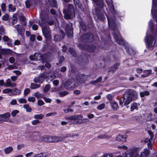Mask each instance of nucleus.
<instances>
[{
  "label": "nucleus",
  "instance_id": "obj_33",
  "mask_svg": "<svg viewBox=\"0 0 157 157\" xmlns=\"http://www.w3.org/2000/svg\"><path fill=\"white\" fill-rule=\"evenodd\" d=\"M98 7L100 8H102L104 6L103 0H93Z\"/></svg>",
  "mask_w": 157,
  "mask_h": 157
},
{
  "label": "nucleus",
  "instance_id": "obj_24",
  "mask_svg": "<svg viewBox=\"0 0 157 157\" xmlns=\"http://www.w3.org/2000/svg\"><path fill=\"white\" fill-rule=\"evenodd\" d=\"M61 33L62 34V35H59L57 34L55 35L54 36V40L55 41H60L64 38L65 35L64 32L62 30H61Z\"/></svg>",
  "mask_w": 157,
  "mask_h": 157
},
{
  "label": "nucleus",
  "instance_id": "obj_62",
  "mask_svg": "<svg viewBox=\"0 0 157 157\" xmlns=\"http://www.w3.org/2000/svg\"><path fill=\"white\" fill-rule=\"evenodd\" d=\"M19 112V111L17 110L13 111L11 112V114L13 117H15L16 114Z\"/></svg>",
  "mask_w": 157,
  "mask_h": 157
},
{
  "label": "nucleus",
  "instance_id": "obj_21",
  "mask_svg": "<svg viewBox=\"0 0 157 157\" xmlns=\"http://www.w3.org/2000/svg\"><path fill=\"white\" fill-rule=\"evenodd\" d=\"M16 86L15 83H12L10 79H8L4 84V86L6 87H14Z\"/></svg>",
  "mask_w": 157,
  "mask_h": 157
},
{
  "label": "nucleus",
  "instance_id": "obj_59",
  "mask_svg": "<svg viewBox=\"0 0 157 157\" xmlns=\"http://www.w3.org/2000/svg\"><path fill=\"white\" fill-rule=\"evenodd\" d=\"M124 101V97L123 95V97H121L119 100L120 105H122Z\"/></svg>",
  "mask_w": 157,
  "mask_h": 157
},
{
  "label": "nucleus",
  "instance_id": "obj_42",
  "mask_svg": "<svg viewBox=\"0 0 157 157\" xmlns=\"http://www.w3.org/2000/svg\"><path fill=\"white\" fill-rule=\"evenodd\" d=\"M58 61L57 63H56V64L57 65H59L60 64L62 63V62H63L64 60V58L63 56H60V57H59L58 58Z\"/></svg>",
  "mask_w": 157,
  "mask_h": 157
},
{
  "label": "nucleus",
  "instance_id": "obj_27",
  "mask_svg": "<svg viewBox=\"0 0 157 157\" xmlns=\"http://www.w3.org/2000/svg\"><path fill=\"white\" fill-rule=\"evenodd\" d=\"M126 137L125 135H117L116 140L119 141L124 142L126 141Z\"/></svg>",
  "mask_w": 157,
  "mask_h": 157
},
{
  "label": "nucleus",
  "instance_id": "obj_48",
  "mask_svg": "<svg viewBox=\"0 0 157 157\" xmlns=\"http://www.w3.org/2000/svg\"><path fill=\"white\" fill-rule=\"evenodd\" d=\"M68 93L67 91H61L59 93V95L60 97H63L67 94Z\"/></svg>",
  "mask_w": 157,
  "mask_h": 157
},
{
  "label": "nucleus",
  "instance_id": "obj_54",
  "mask_svg": "<svg viewBox=\"0 0 157 157\" xmlns=\"http://www.w3.org/2000/svg\"><path fill=\"white\" fill-rule=\"evenodd\" d=\"M18 101L20 103H26L27 102L26 100L24 98H21L18 100Z\"/></svg>",
  "mask_w": 157,
  "mask_h": 157
},
{
  "label": "nucleus",
  "instance_id": "obj_45",
  "mask_svg": "<svg viewBox=\"0 0 157 157\" xmlns=\"http://www.w3.org/2000/svg\"><path fill=\"white\" fill-rule=\"evenodd\" d=\"M150 93L148 91H145L143 92H140V95L141 97H144L145 96L148 95Z\"/></svg>",
  "mask_w": 157,
  "mask_h": 157
},
{
  "label": "nucleus",
  "instance_id": "obj_25",
  "mask_svg": "<svg viewBox=\"0 0 157 157\" xmlns=\"http://www.w3.org/2000/svg\"><path fill=\"white\" fill-rule=\"evenodd\" d=\"M140 105L139 103L134 102L131 105L130 111L131 112L133 111L134 110H137L138 106Z\"/></svg>",
  "mask_w": 157,
  "mask_h": 157
},
{
  "label": "nucleus",
  "instance_id": "obj_1",
  "mask_svg": "<svg viewBox=\"0 0 157 157\" xmlns=\"http://www.w3.org/2000/svg\"><path fill=\"white\" fill-rule=\"evenodd\" d=\"M108 21V24L109 28L111 29L114 32L113 33V38L115 42H117L118 44L122 45L125 47V49L128 51V48H127L125 45L126 44L124 41L121 38L118 30L116 31L117 29V24L116 23L115 19L114 17L113 19L106 15Z\"/></svg>",
  "mask_w": 157,
  "mask_h": 157
},
{
  "label": "nucleus",
  "instance_id": "obj_49",
  "mask_svg": "<svg viewBox=\"0 0 157 157\" xmlns=\"http://www.w3.org/2000/svg\"><path fill=\"white\" fill-rule=\"evenodd\" d=\"M0 34L2 35H5L6 34L5 30L2 26L0 27Z\"/></svg>",
  "mask_w": 157,
  "mask_h": 157
},
{
  "label": "nucleus",
  "instance_id": "obj_20",
  "mask_svg": "<svg viewBox=\"0 0 157 157\" xmlns=\"http://www.w3.org/2000/svg\"><path fill=\"white\" fill-rule=\"evenodd\" d=\"M44 79V75H41L38 77L35 78L34 79V81L36 83L41 84L43 82Z\"/></svg>",
  "mask_w": 157,
  "mask_h": 157
},
{
  "label": "nucleus",
  "instance_id": "obj_26",
  "mask_svg": "<svg viewBox=\"0 0 157 157\" xmlns=\"http://www.w3.org/2000/svg\"><path fill=\"white\" fill-rule=\"evenodd\" d=\"M110 105L112 108L114 110H117L119 108L117 103L115 101L110 102Z\"/></svg>",
  "mask_w": 157,
  "mask_h": 157
},
{
  "label": "nucleus",
  "instance_id": "obj_10",
  "mask_svg": "<svg viewBox=\"0 0 157 157\" xmlns=\"http://www.w3.org/2000/svg\"><path fill=\"white\" fill-rule=\"evenodd\" d=\"M73 29L72 28V24L70 23L66 25L65 32L68 36L70 38L72 37Z\"/></svg>",
  "mask_w": 157,
  "mask_h": 157
},
{
  "label": "nucleus",
  "instance_id": "obj_64",
  "mask_svg": "<svg viewBox=\"0 0 157 157\" xmlns=\"http://www.w3.org/2000/svg\"><path fill=\"white\" fill-rule=\"evenodd\" d=\"M34 157H48L45 154L41 153L37 154Z\"/></svg>",
  "mask_w": 157,
  "mask_h": 157
},
{
  "label": "nucleus",
  "instance_id": "obj_56",
  "mask_svg": "<svg viewBox=\"0 0 157 157\" xmlns=\"http://www.w3.org/2000/svg\"><path fill=\"white\" fill-rule=\"evenodd\" d=\"M17 68V67L15 65H9L6 68V69L8 70H12L14 69H16Z\"/></svg>",
  "mask_w": 157,
  "mask_h": 157
},
{
  "label": "nucleus",
  "instance_id": "obj_53",
  "mask_svg": "<svg viewBox=\"0 0 157 157\" xmlns=\"http://www.w3.org/2000/svg\"><path fill=\"white\" fill-rule=\"evenodd\" d=\"M80 26L81 28L84 31H86V26L84 23L82 22L80 23Z\"/></svg>",
  "mask_w": 157,
  "mask_h": 157
},
{
  "label": "nucleus",
  "instance_id": "obj_38",
  "mask_svg": "<svg viewBox=\"0 0 157 157\" xmlns=\"http://www.w3.org/2000/svg\"><path fill=\"white\" fill-rule=\"evenodd\" d=\"M13 148L11 146L5 148L4 150V152L6 154H8L10 153L13 151Z\"/></svg>",
  "mask_w": 157,
  "mask_h": 157
},
{
  "label": "nucleus",
  "instance_id": "obj_11",
  "mask_svg": "<svg viewBox=\"0 0 157 157\" xmlns=\"http://www.w3.org/2000/svg\"><path fill=\"white\" fill-rule=\"evenodd\" d=\"M128 94V96L131 98L133 100H135L137 98L138 95L137 93L134 90L132 89H129L128 91L125 92Z\"/></svg>",
  "mask_w": 157,
  "mask_h": 157
},
{
  "label": "nucleus",
  "instance_id": "obj_34",
  "mask_svg": "<svg viewBox=\"0 0 157 157\" xmlns=\"http://www.w3.org/2000/svg\"><path fill=\"white\" fill-rule=\"evenodd\" d=\"M19 19L21 24L23 26L26 25V22L25 21V18L23 15H21L19 16Z\"/></svg>",
  "mask_w": 157,
  "mask_h": 157
},
{
  "label": "nucleus",
  "instance_id": "obj_4",
  "mask_svg": "<svg viewBox=\"0 0 157 157\" xmlns=\"http://www.w3.org/2000/svg\"><path fill=\"white\" fill-rule=\"evenodd\" d=\"M81 41L84 43L92 42L94 40V37L92 34L87 33L83 34L81 38Z\"/></svg>",
  "mask_w": 157,
  "mask_h": 157
},
{
  "label": "nucleus",
  "instance_id": "obj_28",
  "mask_svg": "<svg viewBox=\"0 0 157 157\" xmlns=\"http://www.w3.org/2000/svg\"><path fill=\"white\" fill-rule=\"evenodd\" d=\"M2 39L5 42H7V44L9 46H11L12 45L11 40L10 39L8 36L3 35Z\"/></svg>",
  "mask_w": 157,
  "mask_h": 157
},
{
  "label": "nucleus",
  "instance_id": "obj_12",
  "mask_svg": "<svg viewBox=\"0 0 157 157\" xmlns=\"http://www.w3.org/2000/svg\"><path fill=\"white\" fill-rule=\"evenodd\" d=\"M148 133L150 136V138L148 139H146L145 140V143H147L148 147L150 149H152V144L151 141H152V139L154 137V134L150 130L147 131Z\"/></svg>",
  "mask_w": 157,
  "mask_h": 157
},
{
  "label": "nucleus",
  "instance_id": "obj_41",
  "mask_svg": "<svg viewBox=\"0 0 157 157\" xmlns=\"http://www.w3.org/2000/svg\"><path fill=\"white\" fill-rule=\"evenodd\" d=\"M69 52L73 57L76 56V53L75 51L73 48H70L69 49Z\"/></svg>",
  "mask_w": 157,
  "mask_h": 157
},
{
  "label": "nucleus",
  "instance_id": "obj_57",
  "mask_svg": "<svg viewBox=\"0 0 157 157\" xmlns=\"http://www.w3.org/2000/svg\"><path fill=\"white\" fill-rule=\"evenodd\" d=\"M12 92V90L10 88H6L4 89L3 92L4 94H6L9 92L11 93Z\"/></svg>",
  "mask_w": 157,
  "mask_h": 157
},
{
  "label": "nucleus",
  "instance_id": "obj_63",
  "mask_svg": "<svg viewBox=\"0 0 157 157\" xmlns=\"http://www.w3.org/2000/svg\"><path fill=\"white\" fill-rule=\"evenodd\" d=\"M40 123V121L38 120H35L32 121V124L33 125H36Z\"/></svg>",
  "mask_w": 157,
  "mask_h": 157
},
{
  "label": "nucleus",
  "instance_id": "obj_37",
  "mask_svg": "<svg viewBox=\"0 0 157 157\" xmlns=\"http://www.w3.org/2000/svg\"><path fill=\"white\" fill-rule=\"evenodd\" d=\"M48 1L50 5L53 7H57L56 0H48Z\"/></svg>",
  "mask_w": 157,
  "mask_h": 157
},
{
  "label": "nucleus",
  "instance_id": "obj_29",
  "mask_svg": "<svg viewBox=\"0 0 157 157\" xmlns=\"http://www.w3.org/2000/svg\"><path fill=\"white\" fill-rule=\"evenodd\" d=\"M153 115L152 113H150L144 114V119L147 121H149L151 120L152 116Z\"/></svg>",
  "mask_w": 157,
  "mask_h": 157
},
{
  "label": "nucleus",
  "instance_id": "obj_30",
  "mask_svg": "<svg viewBox=\"0 0 157 157\" xmlns=\"http://www.w3.org/2000/svg\"><path fill=\"white\" fill-rule=\"evenodd\" d=\"M152 71L151 70H144V74L141 75V77L145 78L149 75L151 73Z\"/></svg>",
  "mask_w": 157,
  "mask_h": 157
},
{
  "label": "nucleus",
  "instance_id": "obj_36",
  "mask_svg": "<svg viewBox=\"0 0 157 157\" xmlns=\"http://www.w3.org/2000/svg\"><path fill=\"white\" fill-rule=\"evenodd\" d=\"M8 11L9 12H14L16 9L15 6H13L12 4H10L8 5Z\"/></svg>",
  "mask_w": 157,
  "mask_h": 157
},
{
  "label": "nucleus",
  "instance_id": "obj_23",
  "mask_svg": "<svg viewBox=\"0 0 157 157\" xmlns=\"http://www.w3.org/2000/svg\"><path fill=\"white\" fill-rule=\"evenodd\" d=\"M13 51L10 49H0V53L3 55H9L11 54Z\"/></svg>",
  "mask_w": 157,
  "mask_h": 157
},
{
  "label": "nucleus",
  "instance_id": "obj_60",
  "mask_svg": "<svg viewBox=\"0 0 157 157\" xmlns=\"http://www.w3.org/2000/svg\"><path fill=\"white\" fill-rule=\"evenodd\" d=\"M28 101L29 102H34L36 101V99L33 97H29L28 98Z\"/></svg>",
  "mask_w": 157,
  "mask_h": 157
},
{
  "label": "nucleus",
  "instance_id": "obj_61",
  "mask_svg": "<svg viewBox=\"0 0 157 157\" xmlns=\"http://www.w3.org/2000/svg\"><path fill=\"white\" fill-rule=\"evenodd\" d=\"M68 123H70L71 124H75V122L72 121H69L67 122L64 121H62L61 122V124L63 125H64L67 124Z\"/></svg>",
  "mask_w": 157,
  "mask_h": 157
},
{
  "label": "nucleus",
  "instance_id": "obj_8",
  "mask_svg": "<svg viewBox=\"0 0 157 157\" xmlns=\"http://www.w3.org/2000/svg\"><path fill=\"white\" fill-rule=\"evenodd\" d=\"M145 41L148 47H152L155 44L156 40L154 37L151 35H149L147 36V40Z\"/></svg>",
  "mask_w": 157,
  "mask_h": 157
},
{
  "label": "nucleus",
  "instance_id": "obj_46",
  "mask_svg": "<svg viewBox=\"0 0 157 157\" xmlns=\"http://www.w3.org/2000/svg\"><path fill=\"white\" fill-rule=\"evenodd\" d=\"M23 107L26 109V111L27 112H31L32 111V109L29 107L28 104H25L24 105Z\"/></svg>",
  "mask_w": 157,
  "mask_h": 157
},
{
  "label": "nucleus",
  "instance_id": "obj_44",
  "mask_svg": "<svg viewBox=\"0 0 157 157\" xmlns=\"http://www.w3.org/2000/svg\"><path fill=\"white\" fill-rule=\"evenodd\" d=\"M44 117V115L42 114H36L34 116V118L36 119H41Z\"/></svg>",
  "mask_w": 157,
  "mask_h": 157
},
{
  "label": "nucleus",
  "instance_id": "obj_6",
  "mask_svg": "<svg viewBox=\"0 0 157 157\" xmlns=\"http://www.w3.org/2000/svg\"><path fill=\"white\" fill-rule=\"evenodd\" d=\"M48 17V15L45 11H41L40 15L41 21H39L38 23L39 25L40 26H42L46 24V22H47Z\"/></svg>",
  "mask_w": 157,
  "mask_h": 157
},
{
  "label": "nucleus",
  "instance_id": "obj_32",
  "mask_svg": "<svg viewBox=\"0 0 157 157\" xmlns=\"http://www.w3.org/2000/svg\"><path fill=\"white\" fill-rule=\"evenodd\" d=\"M96 15L98 18L101 20L104 21L105 19L104 14L101 12L98 13L97 12Z\"/></svg>",
  "mask_w": 157,
  "mask_h": 157
},
{
  "label": "nucleus",
  "instance_id": "obj_14",
  "mask_svg": "<svg viewBox=\"0 0 157 157\" xmlns=\"http://www.w3.org/2000/svg\"><path fill=\"white\" fill-rule=\"evenodd\" d=\"M87 78V76L83 74H80L77 75V81L80 83H82L85 82Z\"/></svg>",
  "mask_w": 157,
  "mask_h": 157
},
{
  "label": "nucleus",
  "instance_id": "obj_39",
  "mask_svg": "<svg viewBox=\"0 0 157 157\" xmlns=\"http://www.w3.org/2000/svg\"><path fill=\"white\" fill-rule=\"evenodd\" d=\"M10 116V114L9 112L0 114V117L2 118H9Z\"/></svg>",
  "mask_w": 157,
  "mask_h": 157
},
{
  "label": "nucleus",
  "instance_id": "obj_22",
  "mask_svg": "<svg viewBox=\"0 0 157 157\" xmlns=\"http://www.w3.org/2000/svg\"><path fill=\"white\" fill-rule=\"evenodd\" d=\"M97 50L98 48L94 45L90 44L88 45V46L87 51H89L90 52L92 53L97 52Z\"/></svg>",
  "mask_w": 157,
  "mask_h": 157
},
{
  "label": "nucleus",
  "instance_id": "obj_7",
  "mask_svg": "<svg viewBox=\"0 0 157 157\" xmlns=\"http://www.w3.org/2000/svg\"><path fill=\"white\" fill-rule=\"evenodd\" d=\"M41 26L43 35L47 39L50 40L51 38L50 28L48 26Z\"/></svg>",
  "mask_w": 157,
  "mask_h": 157
},
{
  "label": "nucleus",
  "instance_id": "obj_18",
  "mask_svg": "<svg viewBox=\"0 0 157 157\" xmlns=\"http://www.w3.org/2000/svg\"><path fill=\"white\" fill-rule=\"evenodd\" d=\"M31 60L39 61L41 59V55L39 53H35L34 55H31L29 57Z\"/></svg>",
  "mask_w": 157,
  "mask_h": 157
},
{
  "label": "nucleus",
  "instance_id": "obj_40",
  "mask_svg": "<svg viewBox=\"0 0 157 157\" xmlns=\"http://www.w3.org/2000/svg\"><path fill=\"white\" fill-rule=\"evenodd\" d=\"M11 93L14 95H19L21 93V90H20L15 88L13 90H12V92Z\"/></svg>",
  "mask_w": 157,
  "mask_h": 157
},
{
  "label": "nucleus",
  "instance_id": "obj_55",
  "mask_svg": "<svg viewBox=\"0 0 157 157\" xmlns=\"http://www.w3.org/2000/svg\"><path fill=\"white\" fill-rule=\"evenodd\" d=\"M105 104L102 103L99 105L97 107V108L98 110H101L104 109L105 107Z\"/></svg>",
  "mask_w": 157,
  "mask_h": 157
},
{
  "label": "nucleus",
  "instance_id": "obj_15",
  "mask_svg": "<svg viewBox=\"0 0 157 157\" xmlns=\"http://www.w3.org/2000/svg\"><path fill=\"white\" fill-rule=\"evenodd\" d=\"M13 27L17 30L19 34L22 35L24 34L25 29L20 25L17 24Z\"/></svg>",
  "mask_w": 157,
  "mask_h": 157
},
{
  "label": "nucleus",
  "instance_id": "obj_35",
  "mask_svg": "<svg viewBox=\"0 0 157 157\" xmlns=\"http://www.w3.org/2000/svg\"><path fill=\"white\" fill-rule=\"evenodd\" d=\"M134 117L137 122H142L143 121V117L140 114H137Z\"/></svg>",
  "mask_w": 157,
  "mask_h": 157
},
{
  "label": "nucleus",
  "instance_id": "obj_3",
  "mask_svg": "<svg viewBox=\"0 0 157 157\" xmlns=\"http://www.w3.org/2000/svg\"><path fill=\"white\" fill-rule=\"evenodd\" d=\"M63 13L64 17L66 19H71L75 16V12L73 5L69 4L67 6V10L64 9Z\"/></svg>",
  "mask_w": 157,
  "mask_h": 157
},
{
  "label": "nucleus",
  "instance_id": "obj_31",
  "mask_svg": "<svg viewBox=\"0 0 157 157\" xmlns=\"http://www.w3.org/2000/svg\"><path fill=\"white\" fill-rule=\"evenodd\" d=\"M52 136H45L42 138V140L44 142L52 143Z\"/></svg>",
  "mask_w": 157,
  "mask_h": 157
},
{
  "label": "nucleus",
  "instance_id": "obj_58",
  "mask_svg": "<svg viewBox=\"0 0 157 157\" xmlns=\"http://www.w3.org/2000/svg\"><path fill=\"white\" fill-rule=\"evenodd\" d=\"M76 6L80 7L81 4L79 0H73Z\"/></svg>",
  "mask_w": 157,
  "mask_h": 157
},
{
  "label": "nucleus",
  "instance_id": "obj_13",
  "mask_svg": "<svg viewBox=\"0 0 157 157\" xmlns=\"http://www.w3.org/2000/svg\"><path fill=\"white\" fill-rule=\"evenodd\" d=\"M69 136V134H67L66 136H52V143L58 142L59 141H61L64 138H66L67 137Z\"/></svg>",
  "mask_w": 157,
  "mask_h": 157
},
{
  "label": "nucleus",
  "instance_id": "obj_16",
  "mask_svg": "<svg viewBox=\"0 0 157 157\" xmlns=\"http://www.w3.org/2000/svg\"><path fill=\"white\" fill-rule=\"evenodd\" d=\"M128 95V94H127L125 92L124 94V98L125 101L124 103V106L128 105L132 101H133Z\"/></svg>",
  "mask_w": 157,
  "mask_h": 157
},
{
  "label": "nucleus",
  "instance_id": "obj_51",
  "mask_svg": "<svg viewBox=\"0 0 157 157\" xmlns=\"http://www.w3.org/2000/svg\"><path fill=\"white\" fill-rule=\"evenodd\" d=\"M79 123L80 124L85 123L89 121V120L87 118H83L81 119H78Z\"/></svg>",
  "mask_w": 157,
  "mask_h": 157
},
{
  "label": "nucleus",
  "instance_id": "obj_50",
  "mask_svg": "<svg viewBox=\"0 0 157 157\" xmlns=\"http://www.w3.org/2000/svg\"><path fill=\"white\" fill-rule=\"evenodd\" d=\"M120 65V63H115L113 66V67H112L111 68V70H113V71H114Z\"/></svg>",
  "mask_w": 157,
  "mask_h": 157
},
{
  "label": "nucleus",
  "instance_id": "obj_52",
  "mask_svg": "<svg viewBox=\"0 0 157 157\" xmlns=\"http://www.w3.org/2000/svg\"><path fill=\"white\" fill-rule=\"evenodd\" d=\"M51 87V86L49 84H47L45 87L44 91V92L46 93L49 91Z\"/></svg>",
  "mask_w": 157,
  "mask_h": 157
},
{
  "label": "nucleus",
  "instance_id": "obj_5",
  "mask_svg": "<svg viewBox=\"0 0 157 157\" xmlns=\"http://www.w3.org/2000/svg\"><path fill=\"white\" fill-rule=\"evenodd\" d=\"M76 86V80L73 78L67 80L65 82L64 85L65 89L69 90L73 89Z\"/></svg>",
  "mask_w": 157,
  "mask_h": 157
},
{
  "label": "nucleus",
  "instance_id": "obj_19",
  "mask_svg": "<svg viewBox=\"0 0 157 157\" xmlns=\"http://www.w3.org/2000/svg\"><path fill=\"white\" fill-rule=\"evenodd\" d=\"M83 117L82 115H74L69 117H66L65 118L67 120H78L79 118H82Z\"/></svg>",
  "mask_w": 157,
  "mask_h": 157
},
{
  "label": "nucleus",
  "instance_id": "obj_2",
  "mask_svg": "<svg viewBox=\"0 0 157 157\" xmlns=\"http://www.w3.org/2000/svg\"><path fill=\"white\" fill-rule=\"evenodd\" d=\"M126 154L125 157H143V154L145 157H147L148 156L150 152L149 149L146 148L144 149L143 152L139 154V149L136 147L130 148Z\"/></svg>",
  "mask_w": 157,
  "mask_h": 157
},
{
  "label": "nucleus",
  "instance_id": "obj_47",
  "mask_svg": "<svg viewBox=\"0 0 157 157\" xmlns=\"http://www.w3.org/2000/svg\"><path fill=\"white\" fill-rule=\"evenodd\" d=\"M34 95L37 99L41 98L43 97V94H40L38 92L35 93Z\"/></svg>",
  "mask_w": 157,
  "mask_h": 157
},
{
  "label": "nucleus",
  "instance_id": "obj_9",
  "mask_svg": "<svg viewBox=\"0 0 157 157\" xmlns=\"http://www.w3.org/2000/svg\"><path fill=\"white\" fill-rule=\"evenodd\" d=\"M106 2L107 3L108 6L109 8L110 11L115 16L118 14V11L116 10L113 5L112 0H105Z\"/></svg>",
  "mask_w": 157,
  "mask_h": 157
},
{
  "label": "nucleus",
  "instance_id": "obj_43",
  "mask_svg": "<svg viewBox=\"0 0 157 157\" xmlns=\"http://www.w3.org/2000/svg\"><path fill=\"white\" fill-rule=\"evenodd\" d=\"M40 87V85L37 84H36L34 83H32L30 86V88L32 89H34L39 88Z\"/></svg>",
  "mask_w": 157,
  "mask_h": 157
},
{
  "label": "nucleus",
  "instance_id": "obj_17",
  "mask_svg": "<svg viewBox=\"0 0 157 157\" xmlns=\"http://www.w3.org/2000/svg\"><path fill=\"white\" fill-rule=\"evenodd\" d=\"M152 9L151 10V13L153 17L156 18L157 17V10L153 11V5L155 6H157V0H152Z\"/></svg>",
  "mask_w": 157,
  "mask_h": 157
}]
</instances>
